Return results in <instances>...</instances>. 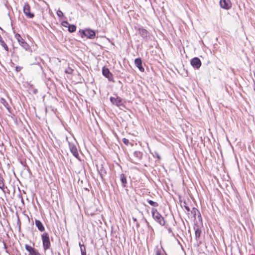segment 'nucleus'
<instances>
[{"label": "nucleus", "instance_id": "2eb2a0df", "mask_svg": "<svg viewBox=\"0 0 255 255\" xmlns=\"http://www.w3.org/2000/svg\"><path fill=\"white\" fill-rule=\"evenodd\" d=\"M35 226L37 228L38 230L41 232H44L45 231V228L42 223L39 220H35Z\"/></svg>", "mask_w": 255, "mask_h": 255}, {"label": "nucleus", "instance_id": "aec40b11", "mask_svg": "<svg viewBox=\"0 0 255 255\" xmlns=\"http://www.w3.org/2000/svg\"><path fill=\"white\" fill-rule=\"evenodd\" d=\"M0 102L7 109V110L9 112H10V108L9 106V105H8L7 102H6V101L4 98H1L0 99Z\"/></svg>", "mask_w": 255, "mask_h": 255}, {"label": "nucleus", "instance_id": "a18cd8bd", "mask_svg": "<svg viewBox=\"0 0 255 255\" xmlns=\"http://www.w3.org/2000/svg\"><path fill=\"white\" fill-rule=\"evenodd\" d=\"M2 40V37L1 36V35H0V41L1 40Z\"/></svg>", "mask_w": 255, "mask_h": 255}, {"label": "nucleus", "instance_id": "4c0bfd02", "mask_svg": "<svg viewBox=\"0 0 255 255\" xmlns=\"http://www.w3.org/2000/svg\"><path fill=\"white\" fill-rule=\"evenodd\" d=\"M79 247L81 248V247H84L85 246L83 244H81V243L80 242L79 244Z\"/></svg>", "mask_w": 255, "mask_h": 255}, {"label": "nucleus", "instance_id": "b1692460", "mask_svg": "<svg viewBox=\"0 0 255 255\" xmlns=\"http://www.w3.org/2000/svg\"><path fill=\"white\" fill-rule=\"evenodd\" d=\"M199 212H200L199 211L197 208H196L195 207H193L191 211V213L193 215L194 218H196V216L197 215V213L198 214V213H199Z\"/></svg>", "mask_w": 255, "mask_h": 255}, {"label": "nucleus", "instance_id": "2f4dec72", "mask_svg": "<svg viewBox=\"0 0 255 255\" xmlns=\"http://www.w3.org/2000/svg\"><path fill=\"white\" fill-rule=\"evenodd\" d=\"M145 222L146 224L147 228L149 229H151V230H153L152 227L149 225V223L146 219H145Z\"/></svg>", "mask_w": 255, "mask_h": 255}, {"label": "nucleus", "instance_id": "4468645a", "mask_svg": "<svg viewBox=\"0 0 255 255\" xmlns=\"http://www.w3.org/2000/svg\"><path fill=\"white\" fill-rule=\"evenodd\" d=\"M134 64L135 66L138 68L139 70L141 72L144 71V68L142 66V61L140 58H137L134 59Z\"/></svg>", "mask_w": 255, "mask_h": 255}, {"label": "nucleus", "instance_id": "c85d7f7f", "mask_svg": "<svg viewBox=\"0 0 255 255\" xmlns=\"http://www.w3.org/2000/svg\"><path fill=\"white\" fill-rule=\"evenodd\" d=\"M122 141H123V143L127 145H128L129 143V140L127 138H123Z\"/></svg>", "mask_w": 255, "mask_h": 255}, {"label": "nucleus", "instance_id": "39448f33", "mask_svg": "<svg viewBox=\"0 0 255 255\" xmlns=\"http://www.w3.org/2000/svg\"><path fill=\"white\" fill-rule=\"evenodd\" d=\"M138 31L141 37H142V38L145 41L147 42L149 40H151L152 36L146 29H144L143 27H139Z\"/></svg>", "mask_w": 255, "mask_h": 255}, {"label": "nucleus", "instance_id": "0eeeda50", "mask_svg": "<svg viewBox=\"0 0 255 255\" xmlns=\"http://www.w3.org/2000/svg\"><path fill=\"white\" fill-rule=\"evenodd\" d=\"M97 171L101 177L102 181H104V176L107 174V171L102 163L96 164Z\"/></svg>", "mask_w": 255, "mask_h": 255}, {"label": "nucleus", "instance_id": "a211bd4d", "mask_svg": "<svg viewBox=\"0 0 255 255\" xmlns=\"http://www.w3.org/2000/svg\"><path fill=\"white\" fill-rule=\"evenodd\" d=\"M194 229L195 230V239L196 241H198V240L200 238L201 234V230L199 228H197L196 229L195 227H194Z\"/></svg>", "mask_w": 255, "mask_h": 255}, {"label": "nucleus", "instance_id": "c03bdc74", "mask_svg": "<svg viewBox=\"0 0 255 255\" xmlns=\"http://www.w3.org/2000/svg\"><path fill=\"white\" fill-rule=\"evenodd\" d=\"M37 59H38L39 60H41L40 58V57H36V58H35V59H36V60H37Z\"/></svg>", "mask_w": 255, "mask_h": 255}, {"label": "nucleus", "instance_id": "ddd939ff", "mask_svg": "<svg viewBox=\"0 0 255 255\" xmlns=\"http://www.w3.org/2000/svg\"><path fill=\"white\" fill-rule=\"evenodd\" d=\"M68 143L71 152L72 153L73 156H74L76 158H78L79 156V153L76 145L74 143H71L70 142H69Z\"/></svg>", "mask_w": 255, "mask_h": 255}, {"label": "nucleus", "instance_id": "e433bc0d", "mask_svg": "<svg viewBox=\"0 0 255 255\" xmlns=\"http://www.w3.org/2000/svg\"><path fill=\"white\" fill-rule=\"evenodd\" d=\"M17 224H19V227H20V220H19L18 217V219H17ZM20 228V227H19V228Z\"/></svg>", "mask_w": 255, "mask_h": 255}, {"label": "nucleus", "instance_id": "a878e982", "mask_svg": "<svg viewBox=\"0 0 255 255\" xmlns=\"http://www.w3.org/2000/svg\"><path fill=\"white\" fill-rule=\"evenodd\" d=\"M4 186L3 179L2 178H0V189L3 190Z\"/></svg>", "mask_w": 255, "mask_h": 255}, {"label": "nucleus", "instance_id": "f3484780", "mask_svg": "<svg viewBox=\"0 0 255 255\" xmlns=\"http://www.w3.org/2000/svg\"><path fill=\"white\" fill-rule=\"evenodd\" d=\"M133 156L137 161H139L142 159V153L139 151H135L133 152Z\"/></svg>", "mask_w": 255, "mask_h": 255}, {"label": "nucleus", "instance_id": "bb28decb", "mask_svg": "<svg viewBox=\"0 0 255 255\" xmlns=\"http://www.w3.org/2000/svg\"><path fill=\"white\" fill-rule=\"evenodd\" d=\"M73 71V70L71 68H70L69 67H68L65 70V73H66L67 74H72Z\"/></svg>", "mask_w": 255, "mask_h": 255}, {"label": "nucleus", "instance_id": "c9c22d12", "mask_svg": "<svg viewBox=\"0 0 255 255\" xmlns=\"http://www.w3.org/2000/svg\"><path fill=\"white\" fill-rule=\"evenodd\" d=\"M167 230H168V232L169 233L173 234L172 230H171V229L170 228H168Z\"/></svg>", "mask_w": 255, "mask_h": 255}, {"label": "nucleus", "instance_id": "9b49d317", "mask_svg": "<svg viewBox=\"0 0 255 255\" xmlns=\"http://www.w3.org/2000/svg\"><path fill=\"white\" fill-rule=\"evenodd\" d=\"M25 250L29 253V255H41L38 250L27 244L25 245Z\"/></svg>", "mask_w": 255, "mask_h": 255}, {"label": "nucleus", "instance_id": "473e14b6", "mask_svg": "<svg viewBox=\"0 0 255 255\" xmlns=\"http://www.w3.org/2000/svg\"><path fill=\"white\" fill-rule=\"evenodd\" d=\"M22 69V67H20L19 66H17L15 67V71L18 72L21 71V70Z\"/></svg>", "mask_w": 255, "mask_h": 255}, {"label": "nucleus", "instance_id": "a19ab883", "mask_svg": "<svg viewBox=\"0 0 255 255\" xmlns=\"http://www.w3.org/2000/svg\"><path fill=\"white\" fill-rule=\"evenodd\" d=\"M81 255H86V252H81Z\"/></svg>", "mask_w": 255, "mask_h": 255}, {"label": "nucleus", "instance_id": "79ce46f5", "mask_svg": "<svg viewBox=\"0 0 255 255\" xmlns=\"http://www.w3.org/2000/svg\"><path fill=\"white\" fill-rule=\"evenodd\" d=\"M136 226L137 228H138L139 227V224L138 223V222H136Z\"/></svg>", "mask_w": 255, "mask_h": 255}, {"label": "nucleus", "instance_id": "4be33fe9", "mask_svg": "<svg viewBox=\"0 0 255 255\" xmlns=\"http://www.w3.org/2000/svg\"><path fill=\"white\" fill-rule=\"evenodd\" d=\"M147 201L148 203V204L152 206H153L154 207H156L158 206V204L156 202H154L152 200H148V199L147 200Z\"/></svg>", "mask_w": 255, "mask_h": 255}, {"label": "nucleus", "instance_id": "6e6552de", "mask_svg": "<svg viewBox=\"0 0 255 255\" xmlns=\"http://www.w3.org/2000/svg\"><path fill=\"white\" fill-rule=\"evenodd\" d=\"M102 74L107 78L109 81L114 82L113 75L107 67L105 66L103 67Z\"/></svg>", "mask_w": 255, "mask_h": 255}, {"label": "nucleus", "instance_id": "7c9ffc66", "mask_svg": "<svg viewBox=\"0 0 255 255\" xmlns=\"http://www.w3.org/2000/svg\"><path fill=\"white\" fill-rule=\"evenodd\" d=\"M153 156L154 157H157V158H158V160H160V159H161V158H160V156L159 154H158V152H154V154H153Z\"/></svg>", "mask_w": 255, "mask_h": 255}, {"label": "nucleus", "instance_id": "f03ea898", "mask_svg": "<svg viewBox=\"0 0 255 255\" xmlns=\"http://www.w3.org/2000/svg\"><path fill=\"white\" fill-rule=\"evenodd\" d=\"M79 32L82 38L86 37L88 39H93L96 37V32L94 30L90 28L80 29Z\"/></svg>", "mask_w": 255, "mask_h": 255}, {"label": "nucleus", "instance_id": "c756f323", "mask_svg": "<svg viewBox=\"0 0 255 255\" xmlns=\"http://www.w3.org/2000/svg\"><path fill=\"white\" fill-rule=\"evenodd\" d=\"M62 25L64 26V27H67L68 26H69V24H70L68 21H64L62 22Z\"/></svg>", "mask_w": 255, "mask_h": 255}, {"label": "nucleus", "instance_id": "f704fd0d", "mask_svg": "<svg viewBox=\"0 0 255 255\" xmlns=\"http://www.w3.org/2000/svg\"><path fill=\"white\" fill-rule=\"evenodd\" d=\"M80 251H81V252H86V248H85V247H81Z\"/></svg>", "mask_w": 255, "mask_h": 255}, {"label": "nucleus", "instance_id": "5701e85b", "mask_svg": "<svg viewBox=\"0 0 255 255\" xmlns=\"http://www.w3.org/2000/svg\"><path fill=\"white\" fill-rule=\"evenodd\" d=\"M0 43L6 51H8V47L3 39L0 41Z\"/></svg>", "mask_w": 255, "mask_h": 255}, {"label": "nucleus", "instance_id": "58836bf2", "mask_svg": "<svg viewBox=\"0 0 255 255\" xmlns=\"http://www.w3.org/2000/svg\"><path fill=\"white\" fill-rule=\"evenodd\" d=\"M3 245H4V249L6 250L7 249V246L6 245V244L4 242H3Z\"/></svg>", "mask_w": 255, "mask_h": 255}, {"label": "nucleus", "instance_id": "1a4fd4ad", "mask_svg": "<svg viewBox=\"0 0 255 255\" xmlns=\"http://www.w3.org/2000/svg\"><path fill=\"white\" fill-rule=\"evenodd\" d=\"M23 10L28 18H32L34 16V13L30 12V6L28 3H26L24 4Z\"/></svg>", "mask_w": 255, "mask_h": 255}, {"label": "nucleus", "instance_id": "49530a36", "mask_svg": "<svg viewBox=\"0 0 255 255\" xmlns=\"http://www.w3.org/2000/svg\"><path fill=\"white\" fill-rule=\"evenodd\" d=\"M0 29L2 30V28H1V27H0Z\"/></svg>", "mask_w": 255, "mask_h": 255}, {"label": "nucleus", "instance_id": "dca6fc26", "mask_svg": "<svg viewBox=\"0 0 255 255\" xmlns=\"http://www.w3.org/2000/svg\"><path fill=\"white\" fill-rule=\"evenodd\" d=\"M120 181L122 183L123 187L125 188L127 187V177L124 174H121L120 175Z\"/></svg>", "mask_w": 255, "mask_h": 255}, {"label": "nucleus", "instance_id": "72a5a7b5", "mask_svg": "<svg viewBox=\"0 0 255 255\" xmlns=\"http://www.w3.org/2000/svg\"><path fill=\"white\" fill-rule=\"evenodd\" d=\"M198 218L200 222H202L201 215L200 212H199V213L198 214Z\"/></svg>", "mask_w": 255, "mask_h": 255}, {"label": "nucleus", "instance_id": "9d476101", "mask_svg": "<svg viewBox=\"0 0 255 255\" xmlns=\"http://www.w3.org/2000/svg\"><path fill=\"white\" fill-rule=\"evenodd\" d=\"M190 63L192 66L196 69H199L201 66V61L198 57H194L191 59Z\"/></svg>", "mask_w": 255, "mask_h": 255}, {"label": "nucleus", "instance_id": "f8f14e48", "mask_svg": "<svg viewBox=\"0 0 255 255\" xmlns=\"http://www.w3.org/2000/svg\"><path fill=\"white\" fill-rule=\"evenodd\" d=\"M220 4L225 9H229L232 7V3L230 0H220Z\"/></svg>", "mask_w": 255, "mask_h": 255}, {"label": "nucleus", "instance_id": "f257e3e1", "mask_svg": "<svg viewBox=\"0 0 255 255\" xmlns=\"http://www.w3.org/2000/svg\"><path fill=\"white\" fill-rule=\"evenodd\" d=\"M151 214L153 219L158 223L160 226H163L165 224V221L162 215L157 211V209L152 208L151 209Z\"/></svg>", "mask_w": 255, "mask_h": 255}, {"label": "nucleus", "instance_id": "cd10ccee", "mask_svg": "<svg viewBox=\"0 0 255 255\" xmlns=\"http://www.w3.org/2000/svg\"><path fill=\"white\" fill-rule=\"evenodd\" d=\"M183 206L187 212L190 211V209L189 207L187 205V203H186V201H184L183 202Z\"/></svg>", "mask_w": 255, "mask_h": 255}, {"label": "nucleus", "instance_id": "ea45409f", "mask_svg": "<svg viewBox=\"0 0 255 255\" xmlns=\"http://www.w3.org/2000/svg\"><path fill=\"white\" fill-rule=\"evenodd\" d=\"M132 220H133L134 222H137V220L136 218L132 217Z\"/></svg>", "mask_w": 255, "mask_h": 255}, {"label": "nucleus", "instance_id": "6ab92c4d", "mask_svg": "<svg viewBox=\"0 0 255 255\" xmlns=\"http://www.w3.org/2000/svg\"><path fill=\"white\" fill-rule=\"evenodd\" d=\"M155 255H167L161 247L160 249L157 248L155 251Z\"/></svg>", "mask_w": 255, "mask_h": 255}, {"label": "nucleus", "instance_id": "393cba45", "mask_svg": "<svg viewBox=\"0 0 255 255\" xmlns=\"http://www.w3.org/2000/svg\"><path fill=\"white\" fill-rule=\"evenodd\" d=\"M56 13H57V15L58 17H59L60 18H61L62 17L64 16V14H63V13L62 12V11L60 10H58L56 12Z\"/></svg>", "mask_w": 255, "mask_h": 255}, {"label": "nucleus", "instance_id": "37998d69", "mask_svg": "<svg viewBox=\"0 0 255 255\" xmlns=\"http://www.w3.org/2000/svg\"><path fill=\"white\" fill-rule=\"evenodd\" d=\"M37 92H38V91H37V89H34V90H33V93H34V94H36V93H37Z\"/></svg>", "mask_w": 255, "mask_h": 255}, {"label": "nucleus", "instance_id": "423d86ee", "mask_svg": "<svg viewBox=\"0 0 255 255\" xmlns=\"http://www.w3.org/2000/svg\"><path fill=\"white\" fill-rule=\"evenodd\" d=\"M111 103L117 107L123 106L125 107L123 99L119 96L116 95V97H111L110 98Z\"/></svg>", "mask_w": 255, "mask_h": 255}, {"label": "nucleus", "instance_id": "20e7f679", "mask_svg": "<svg viewBox=\"0 0 255 255\" xmlns=\"http://www.w3.org/2000/svg\"><path fill=\"white\" fill-rule=\"evenodd\" d=\"M41 240L43 250L45 252L49 250L51 247L49 235L48 233L44 232L41 235Z\"/></svg>", "mask_w": 255, "mask_h": 255}, {"label": "nucleus", "instance_id": "412c9836", "mask_svg": "<svg viewBox=\"0 0 255 255\" xmlns=\"http://www.w3.org/2000/svg\"><path fill=\"white\" fill-rule=\"evenodd\" d=\"M68 30L69 32L72 33L76 31V26L74 24H69Z\"/></svg>", "mask_w": 255, "mask_h": 255}, {"label": "nucleus", "instance_id": "7ed1b4c3", "mask_svg": "<svg viewBox=\"0 0 255 255\" xmlns=\"http://www.w3.org/2000/svg\"><path fill=\"white\" fill-rule=\"evenodd\" d=\"M15 38L17 40L18 43L19 45L26 51L32 52V50L31 48V47L29 46V45L25 41L24 39H23L21 35L18 34L16 33L15 35Z\"/></svg>", "mask_w": 255, "mask_h": 255}]
</instances>
